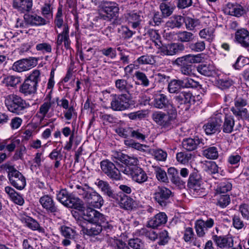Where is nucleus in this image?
I'll use <instances>...</instances> for the list:
<instances>
[{"mask_svg":"<svg viewBox=\"0 0 249 249\" xmlns=\"http://www.w3.org/2000/svg\"><path fill=\"white\" fill-rule=\"evenodd\" d=\"M35 65L33 59H22L16 61L12 66V70L18 72L26 71Z\"/></svg>","mask_w":249,"mask_h":249,"instance_id":"obj_19","label":"nucleus"},{"mask_svg":"<svg viewBox=\"0 0 249 249\" xmlns=\"http://www.w3.org/2000/svg\"><path fill=\"white\" fill-rule=\"evenodd\" d=\"M169 239L168 232L165 230L162 231L158 234V243L160 245H164L167 243Z\"/></svg>","mask_w":249,"mask_h":249,"instance_id":"obj_57","label":"nucleus"},{"mask_svg":"<svg viewBox=\"0 0 249 249\" xmlns=\"http://www.w3.org/2000/svg\"><path fill=\"white\" fill-rule=\"evenodd\" d=\"M166 113L162 111H155L152 114L153 121L162 127L170 129L173 127L174 124L177 117V109L166 110Z\"/></svg>","mask_w":249,"mask_h":249,"instance_id":"obj_4","label":"nucleus"},{"mask_svg":"<svg viewBox=\"0 0 249 249\" xmlns=\"http://www.w3.org/2000/svg\"><path fill=\"white\" fill-rule=\"evenodd\" d=\"M117 165L119 168L120 173L122 172L127 176H130L131 177H132L134 166H130L128 165L123 166L119 163H117Z\"/></svg>","mask_w":249,"mask_h":249,"instance_id":"obj_62","label":"nucleus"},{"mask_svg":"<svg viewBox=\"0 0 249 249\" xmlns=\"http://www.w3.org/2000/svg\"><path fill=\"white\" fill-rule=\"evenodd\" d=\"M188 48L193 52H201L205 49V43L203 41H197L195 43H189Z\"/></svg>","mask_w":249,"mask_h":249,"instance_id":"obj_44","label":"nucleus"},{"mask_svg":"<svg viewBox=\"0 0 249 249\" xmlns=\"http://www.w3.org/2000/svg\"><path fill=\"white\" fill-rule=\"evenodd\" d=\"M202 59L201 54H189L177 58L174 63L179 67V71L182 74L188 77H195L196 76V70L193 64L200 63Z\"/></svg>","mask_w":249,"mask_h":249,"instance_id":"obj_2","label":"nucleus"},{"mask_svg":"<svg viewBox=\"0 0 249 249\" xmlns=\"http://www.w3.org/2000/svg\"><path fill=\"white\" fill-rule=\"evenodd\" d=\"M182 88L181 79H174L171 80L168 85V91L171 93L178 92Z\"/></svg>","mask_w":249,"mask_h":249,"instance_id":"obj_37","label":"nucleus"},{"mask_svg":"<svg viewBox=\"0 0 249 249\" xmlns=\"http://www.w3.org/2000/svg\"><path fill=\"white\" fill-rule=\"evenodd\" d=\"M172 192L170 189L164 187H158L154 194L155 201L162 207L166 206L170 202Z\"/></svg>","mask_w":249,"mask_h":249,"instance_id":"obj_13","label":"nucleus"},{"mask_svg":"<svg viewBox=\"0 0 249 249\" xmlns=\"http://www.w3.org/2000/svg\"><path fill=\"white\" fill-rule=\"evenodd\" d=\"M2 167L7 172L9 181L14 187L19 190L24 188L26 184L25 178L14 166L6 163Z\"/></svg>","mask_w":249,"mask_h":249,"instance_id":"obj_6","label":"nucleus"},{"mask_svg":"<svg viewBox=\"0 0 249 249\" xmlns=\"http://www.w3.org/2000/svg\"><path fill=\"white\" fill-rule=\"evenodd\" d=\"M125 17L128 24L133 29H140L143 17L140 12L132 11L125 14Z\"/></svg>","mask_w":249,"mask_h":249,"instance_id":"obj_17","label":"nucleus"},{"mask_svg":"<svg viewBox=\"0 0 249 249\" xmlns=\"http://www.w3.org/2000/svg\"><path fill=\"white\" fill-rule=\"evenodd\" d=\"M84 219L94 223L90 228H87L86 233L89 236H95L99 234L102 231V224L106 221L105 216L99 212L88 207L84 212Z\"/></svg>","mask_w":249,"mask_h":249,"instance_id":"obj_1","label":"nucleus"},{"mask_svg":"<svg viewBox=\"0 0 249 249\" xmlns=\"http://www.w3.org/2000/svg\"><path fill=\"white\" fill-rule=\"evenodd\" d=\"M234 126V120L232 116L226 115L221 128L223 132L225 133H231L233 130Z\"/></svg>","mask_w":249,"mask_h":249,"instance_id":"obj_31","label":"nucleus"},{"mask_svg":"<svg viewBox=\"0 0 249 249\" xmlns=\"http://www.w3.org/2000/svg\"><path fill=\"white\" fill-rule=\"evenodd\" d=\"M154 171L158 180L163 182H168V178L167 174L163 169L159 166H156L154 168Z\"/></svg>","mask_w":249,"mask_h":249,"instance_id":"obj_46","label":"nucleus"},{"mask_svg":"<svg viewBox=\"0 0 249 249\" xmlns=\"http://www.w3.org/2000/svg\"><path fill=\"white\" fill-rule=\"evenodd\" d=\"M167 220V216L163 212H160L151 218L147 223V226L153 229L164 225Z\"/></svg>","mask_w":249,"mask_h":249,"instance_id":"obj_23","label":"nucleus"},{"mask_svg":"<svg viewBox=\"0 0 249 249\" xmlns=\"http://www.w3.org/2000/svg\"><path fill=\"white\" fill-rule=\"evenodd\" d=\"M130 99L126 94L114 95L111 102V108L114 111H124L131 106Z\"/></svg>","mask_w":249,"mask_h":249,"instance_id":"obj_9","label":"nucleus"},{"mask_svg":"<svg viewBox=\"0 0 249 249\" xmlns=\"http://www.w3.org/2000/svg\"><path fill=\"white\" fill-rule=\"evenodd\" d=\"M130 137L142 142L145 141L146 136L142 129L138 128L134 129L132 128Z\"/></svg>","mask_w":249,"mask_h":249,"instance_id":"obj_45","label":"nucleus"},{"mask_svg":"<svg viewBox=\"0 0 249 249\" xmlns=\"http://www.w3.org/2000/svg\"><path fill=\"white\" fill-rule=\"evenodd\" d=\"M217 195L218 196L217 205L223 208L226 207L230 204L231 199L229 195L217 194Z\"/></svg>","mask_w":249,"mask_h":249,"instance_id":"obj_47","label":"nucleus"},{"mask_svg":"<svg viewBox=\"0 0 249 249\" xmlns=\"http://www.w3.org/2000/svg\"><path fill=\"white\" fill-rule=\"evenodd\" d=\"M117 163L118 162H116L115 164L108 160H103L100 162L103 173L111 180L115 181L120 180L122 178Z\"/></svg>","mask_w":249,"mask_h":249,"instance_id":"obj_8","label":"nucleus"},{"mask_svg":"<svg viewBox=\"0 0 249 249\" xmlns=\"http://www.w3.org/2000/svg\"><path fill=\"white\" fill-rule=\"evenodd\" d=\"M202 179L197 171H194L190 174L188 180V187L193 193L199 195L202 192Z\"/></svg>","mask_w":249,"mask_h":249,"instance_id":"obj_14","label":"nucleus"},{"mask_svg":"<svg viewBox=\"0 0 249 249\" xmlns=\"http://www.w3.org/2000/svg\"><path fill=\"white\" fill-rule=\"evenodd\" d=\"M249 63V58L240 55L237 58L235 63L233 64V66L235 69L239 70L241 68L244 66L246 64Z\"/></svg>","mask_w":249,"mask_h":249,"instance_id":"obj_58","label":"nucleus"},{"mask_svg":"<svg viewBox=\"0 0 249 249\" xmlns=\"http://www.w3.org/2000/svg\"><path fill=\"white\" fill-rule=\"evenodd\" d=\"M39 201L42 207L48 213L55 214L59 212V209L51 196L48 195H44L40 198Z\"/></svg>","mask_w":249,"mask_h":249,"instance_id":"obj_16","label":"nucleus"},{"mask_svg":"<svg viewBox=\"0 0 249 249\" xmlns=\"http://www.w3.org/2000/svg\"><path fill=\"white\" fill-rule=\"evenodd\" d=\"M23 221L26 224V226L33 231H37L42 236H46L47 233L45 229L41 227L37 221L34 219L27 216L23 218Z\"/></svg>","mask_w":249,"mask_h":249,"instance_id":"obj_26","label":"nucleus"},{"mask_svg":"<svg viewBox=\"0 0 249 249\" xmlns=\"http://www.w3.org/2000/svg\"><path fill=\"white\" fill-rule=\"evenodd\" d=\"M184 18L181 16H174L166 22V26L171 28H180L184 22Z\"/></svg>","mask_w":249,"mask_h":249,"instance_id":"obj_32","label":"nucleus"},{"mask_svg":"<svg viewBox=\"0 0 249 249\" xmlns=\"http://www.w3.org/2000/svg\"><path fill=\"white\" fill-rule=\"evenodd\" d=\"M184 50V46L181 43H172L160 47V51L161 54L173 55L179 51Z\"/></svg>","mask_w":249,"mask_h":249,"instance_id":"obj_20","label":"nucleus"},{"mask_svg":"<svg viewBox=\"0 0 249 249\" xmlns=\"http://www.w3.org/2000/svg\"><path fill=\"white\" fill-rule=\"evenodd\" d=\"M155 57L153 55H143L139 57L136 61L140 65H154L156 63Z\"/></svg>","mask_w":249,"mask_h":249,"instance_id":"obj_42","label":"nucleus"},{"mask_svg":"<svg viewBox=\"0 0 249 249\" xmlns=\"http://www.w3.org/2000/svg\"><path fill=\"white\" fill-rule=\"evenodd\" d=\"M24 19L26 23L32 26H42L47 24L48 20L35 13L26 14Z\"/></svg>","mask_w":249,"mask_h":249,"instance_id":"obj_21","label":"nucleus"},{"mask_svg":"<svg viewBox=\"0 0 249 249\" xmlns=\"http://www.w3.org/2000/svg\"><path fill=\"white\" fill-rule=\"evenodd\" d=\"M26 80L30 81L31 83L38 85V83L40 80V72L39 70L33 71Z\"/></svg>","mask_w":249,"mask_h":249,"instance_id":"obj_53","label":"nucleus"},{"mask_svg":"<svg viewBox=\"0 0 249 249\" xmlns=\"http://www.w3.org/2000/svg\"><path fill=\"white\" fill-rule=\"evenodd\" d=\"M13 7L21 13L30 11L32 7V0H14Z\"/></svg>","mask_w":249,"mask_h":249,"instance_id":"obj_28","label":"nucleus"},{"mask_svg":"<svg viewBox=\"0 0 249 249\" xmlns=\"http://www.w3.org/2000/svg\"><path fill=\"white\" fill-rule=\"evenodd\" d=\"M127 245L133 249H141L144 246L143 243L139 238L129 239Z\"/></svg>","mask_w":249,"mask_h":249,"instance_id":"obj_55","label":"nucleus"},{"mask_svg":"<svg viewBox=\"0 0 249 249\" xmlns=\"http://www.w3.org/2000/svg\"><path fill=\"white\" fill-rule=\"evenodd\" d=\"M202 155L208 159H217L219 156L218 148L216 146L206 147L202 151Z\"/></svg>","mask_w":249,"mask_h":249,"instance_id":"obj_34","label":"nucleus"},{"mask_svg":"<svg viewBox=\"0 0 249 249\" xmlns=\"http://www.w3.org/2000/svg\"><path fill=\"white\" fill-rule=\"evenodd\" d=\"M130 119L136 120L137 119L141 120L146 117V111L139 110L136 112H131L127 114H125Z\"/></svg>","mask_w":249,"mask_h":249,"instance_id":"obj_54","label":"nucleus"},{"mask_svg":"<svg viewBox=\"0 0 249 249\" xmlns=\"http://www.w3.org/2000/svg\"><path fill=\"white\" fill-rule=\"evenodd\" d=\"M69 33L68 25L65 24L63 26V31L61 33H59L57 36L56 44L57 46L61 45L66 38L68 36Z\"/></svg>","mask_w":249,"mask_h":249,"instance_id":"obj_48","label":"nucleus"},{"mask_svg":"<svg viewBox=\"0 0 249 249\" xmlns=\"http://www.w3.org/2000/svg\"><path fill=\"white\" fill-rule=\"evenodd\" d=\"M205 169L210 174H214L218 172V167L214 161H207L205 163Z\"/></svg>","mask_w":249,"mask_h":249,"instance_id":"obj_50","label":"nucleus"},{"mask_svg":"<svg viewBox=\"0 0 249 249\" xmlns=\"http://www.w3.org/2000/svg\"><path fill=\"white\" fill-rule=\"evenodd\" d=\"M205 132L208 135H211L215 133L217 131H220V129L213 123L211 121L209 122L203 126Z\"/></svg>","mask_w":249,"mask_h":249,"instance_id":"obj_59","label":"nucleus"},{"mask_svg":"<svg viewBox=\"0 0 249 249\" xmlns=\"http://www.w3.org/2000/svg\"><path fill=\"white\" fill-rule=\"evenodd\" d=\"M52 103L50 101L44 102L39 107V110L37 112L36 116L39 119L41 123L43 121L46 117L50 118L51 115L48 113L49 111L51 109Z\"/></svg>","mask_w":249,"mask_h":249,"instance_id":"obj_29","label":"nucleus"},{"mask_svg":"<svg viewBox=\"0 0 249 249\" xmlns=\"http://www.w3.org/2000/svg\"><path fill=\"white\" fill-rule=\"evenodd\" d=\"M197 71L201 74L206 76H211L214 73V67L210 64H201L196 67Z\"/></svg>","mask_w":249,"mask_h":249,"instance_id":"obj_33","label":"nucleus"},{"mask_svg":"<svg viewBox=\"0 0 249 249\" xmlns=\"http://www.w3.org/2000/svg\"><path fill=\"white\" fill-rule=\"evenodd\" d=\"M190 77L187 76V77L181 79L182 89L196 88L200 86L199 82Z\"/></svg>","mask_w":249,"mask_h":249,"instance_id":"obj_43","label":"nucleus"},{"mask_svg":"<svg viewBox=\"0 0 249 249\" xmlns=\"http://www.w3.org/2000/svg\"><path fill=\"white\" fill-rule=\"evenodd\" d=\"M4 82L8 86L15 87L21 82L20 77L10 75L4 79Z\"/></svg>","mask_w":249,"mask_h":249,"instance_id":"obj_51","label":"nucleus"},{"mask_svg":"<svg viewBox=\"0 0 249 249\" xmlns=\"http://www.w3.org/2000/svg\"><path fill=\"white\" fill-rule=\"evenodd\" d=\"M60 231L62 235L65 238L62 241V244L65 247L68 246L71 244V240L75 241V239L78 236L74 229L68 226H61Z\"/></svg>","mask_w":249,"mask_h":249,"instance_id":"obj_18","label":"nucleus"},{"mask_svg":"<svg viewBox=\"0 0 249 249\" xmlns=\"http://www.w3.org/2000/svg\"><path fill=\"white\" fill-rule=\"evenodd\" d=\"M232 184L228 180L221 181L217 185L216 192L217 194H222L227 193L231 190Z\"/></svg>","mask_w":249,"mask_h":249,"instance_id":"obj_40","label":"nucleus"},{"mask_svg":"<svg viewBox=\"0 0 249 249\" xmlns=\"http://www.w3.org/2000/svg\"><path fill=\"white\" fill-rule=\"evenodd\" d=\"M225 116L221 113H218L213 116L210 121L212 122L219 129L221 128V124L223 122V119Z\"/></svg>","mask_w":249,"mask_h":249,"instance_id":"obj_61","label":"nucleus"},{"mask_svg":"<svg viewBox=\"0 0 249 249\" xmlns=\"http://www.w3.org/2000/svg\"><path fill=\"white\" fill-rule=\"evenodd\" d=\"M138 162V159L134 157H130L127 155H125V156L123 157V163L125 164V165L135 166H136Z\"/></svg>","mask_w":249,"mask_h":249,"instance_id":"obj_60","label":"nucleus"},{"mask_svg":"<svg viewBox=\"0 0 249 249\" xmlns=\"http://www.w3.org/2000/svg\"><path fill=\"white\" fill-rule=\"evenodd\" d=\"M132 180L139 184H142L148 179L145 172L141 167L135 166L131 177Z\"/></svg>","mask_w":249,"mask_h":249,"instance_id":"obj_27","label":"nucleus"},{"mask_svg":"<svg viewBox=\"0 0 249 249\" xmlns=\"http://www.w3.org/2000/svg\"><path fill=\"white\" fill-rule=\"evenodd\" d=\"M113 199L117 201L120 206L124 209L131 210L133 207L134 201L133 199L123 193L117 194L116 198H113Z\"/></svg>","mask_w":249,"mask_h":249,"instance_id":"obj_24","label":"nucleus"},{"mask_svg":"<svg viewBox=\"0 0 249 249\" xmlns=\"http://www.w3.org/2000/svg\"><path fill=\"white\" fill-rule=\"evenodd\" d=\"M36 49L38 51L41 52L43 53H50L52 52V46L48 43L43 42L37 44Z\"/></svg>","mask_w":249,"mask_h":249,"instance_id":"obj_56","label":"nucleus"},{"mask_svg":"<svg viewBox=\"0 0 249 249\" xmlns=\"http://www.w3.org/2000/svg\"><path fill=\"white\" fill-rule=\"evenodd\" d=\"M196 230L197 235L199 237H202L205 234L203 220H198L196 222Z\"/></svg>","mask_w":249,"mask_h":249,"instance_id":"obj_63","label":"nucleus"},{"mask_svg":"<svg viewBox=\"0 0 249 249\" xmlns=\"http://www.w3.org/2000/svg\"><path fill=\"white\" fill-rule=\"evenodd\" d=\"M101 10L104 14L102 18L104 19L110 20L117 17L119 8L115 3L109 1H104L100 5Z\"/></svg>","mask_w":249,"mask_h":249,"instance_id":"obj_10","label":"nucleus"},{"mask_svg":"<svg viewBox=\"0 0 249 249\" xmlns=\"http://www.w3.org/2000/svg\"><path fill=\"white\" fill-rule=\"evenodd\" d=\"M37 86L25 80L19 88V91L25 95H31L36 92Z\"/></svg>","mask_w":249,"mask_h":249,"instance_id":"obj_30","label":"nucleus"},{"mask_svg":"<svg viewBox=\"0 0 249 249\" xmlns=\"http://www.w3.org/2000/svg\"><path fill=\"white\" fill-rule=\"evenodd\" d=\"M5 104L10 112L18 115L26 112V110L30 106L25 100L14 94H10L6 97Z\"/></svg>","mask_w":249,"mask_h":249,"instance_id":"obj_5","label":"nucleus"},{"mask_svg":"<svg viewBox=\"0 0 249 249\" xmlns=\"http://www.w3.org/2000/svg\"><path fill=\"white\" fill-rule=\"evenodd\" d=\"M178 105V107L185 111L188 110L192 102H195V97L190 92L183 91L176 95L174 98Z\"/></svg>","mask_w":249,"mask_h":249,"instance_id":"obj_12","label":"nucleus"},{"mask_svg":"<svg viewBox=\"0 0 249 249\" xmlns=\"http://www.w3.org/2000/svg\"><path fill=\"white\" fill-rule=\"evenodd\" d=\"M214 29L212 28H206L199 31V36L200 38L211 42L214 39Z\"/></svg>","mask_w":249,"mask_h":249,"instance_id":"obj_38","label":"nucleus"},{"mask_svg":"<svg viewBox=\"0 0 249 249\" xmlns=\"http://www.w3.org/2000/svg\"><path fill=\"white\" fill-rule=\"evenodd\" d=\"M77 193L81 196L89 206L95 208H100L104 204L102 196L93 188L86 184L76 185Z\"/></svg>","mask_w":249,"mask_h":249,"instance_id":"obj_3","label":"nucleus"},{"mask_svg":"<svg viewBox=\"0 0 249 249\" xmlns=\"http://www.w3.org/2000/svg\"><path fill=\"white\" fill-rule=\"evenodd\" d=\"M135 76L138 80L141 82V85L144 87H147L149 84V81L145 73L140 71L135 72Z\"/></svg>","mask_w":249,"mask_h":249,"instance_id":"obj_64","label":"nucleus"},{"mask_svg":"<svg viewBox=\"0 0 249 249\" xmlns=\"http://www.w3.org/2000/svg\"><path fill=\"white\" fill-rule=\"evenodd\" d=\"M231 111L238 119L249 120V111L247 108L238 109L237 108H231Z\"/></svg>","mask_w":249,"mask_h":249,"instance_id":"obj_39","label":"nucleus"},{"mask_svg":"<svg viewBox=\"0 0 249 249\" xmlns=\"http://www.w3.org/2000/svg\"><path fill=\"white\" fill-rule=\"evenodd\" d=\"M193 157V155L191 153L186 152H178L176 155L177 161L180 163L186 164L188 163Z\"/></svg>","mask_w":249,"mask_h":249,"instance_id":"obj_41","label":"nucleus"},{"mask_svg":"<svg viewBox=\"0 0 249 249\" xmlns=\"http://www.w3.org/2000/svg\"><path fill=\"white\" fill-rule=\"evenodd\" d=\"M213 240L217 246L221 249L231 248V249H242L240 243L238 244L237 247L234 246L232 237L230 235L218 236L215 235L213 236Z\"/></svg>","mask_w":249,"mask_h":249,"instance_id":"obj_15","label":"nucleus"},{"mask_svg":"<svg viewBox=\"0 0 249 249\" xmlns=\"http://www.w3.org/2000/svg\"><path fill=\"white\" fill-rule=\"evenodd\" d=\"M199 143L200 140L197 138H188L184 140L182 143L183 147L188 151L195 150Z\"/></svg>","mask_w":249,"mask_h":249,"instance_id":"obj_35","label":"nucleus"},{"mask_svg":"<svg viewBox=\"0 0 249 249\" xmlns=\"http://www.w3.org/2000/svg\"><path fill=\"white\" fill-rule=\"evenodd\" d=\"M57 199L67 207L76 209L81 208V200L69 193L66 189L59 191L57 194Z\"/></svg>","mask_w":249,"mask_h":249,"instance_id":"obj_7","label":"nucleus"},{"mask_svg":"<svg viewBox=\"0 0 249 249\" xmlns=\"http://www.w3.org/2000/svg\"><path fill=\"white\" fill-rule=\"evenodd\" d=\"M153 105L155 108L160 109H177L172 101L163 93L155 95Z\"/></svg>","mask_w":249,"mask_h":249,"instance_id":"obj_11","label":"nucleus"},{"mask_svg":"<svg viewBox=\"0 0 249 249\" xmlns=\"http://www.w3.org/2000/svg\"><path fill=\"white\" fill-rule=\"evenodd\" d=\"M115 87L121 92H128L127 82L124 79H117L115 81Z\"/></svg>","mask_w":249,"mask_h":249,"instance_id":"obj_52","label":"nucleus"},{"mask_svg":"<svg viewBox=\"0 0 249 249\" xmlns=\"http://www.w3.org/2000/svg\"><path fill=\"white\" fill-rule=\"evenodd\" d=\"M235 39L242 47L249 48V32L245 29L238 30L235 33Z\"/></svg>","mask_w":249,"mask_h":249,"instance_id":"obj_25","label":"nucleus"},{"mask_svg":"<svg viewBox=\"0 0 249 249\" xmlns=\"http://www.w3.org/2000/svg\"><path fill=\"white\" fill-rule=\"evenodd\" d=\"M100 52L103 55L111 59H114L117 56L116 49L110 47L102 49Z\"/></svg>","mask_w":249,"mask_h":249,"instance_id":"obj_49","label":"nucleus"},{"mask_svg":"<svg viewBox=\"0 0 249 249\" xmlns=\"http://www.w3.org/2000/svg\"><path fill=\"white\" fill-rule=\"evenodd\" d=\"M178 40L181 42H190L193 41L195 38V35L191 32L183 31H179L176 34Z\"/></svg>","mask_w":249,"mask_h":249,"instance_id":"obj_36","label":"nucleus"},{"mask_svg":"<svg viewBox=\"0 0 249 249\" xmlns=\"http://www.w3.org/2000/svg\"><path fill=\"white\" fill-rule=\"evenodd\" d=\"M95 184L97 186L103 194L110 198H116L117 194L112 189L109 183L106 181L97 179Z\"/></svg>","mask_w":249,"mask_h":249,"instance_id":"obj_22","label":"nucleus"}]
</instances>
